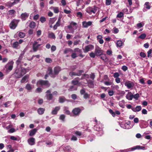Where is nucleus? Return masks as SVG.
Segmentation results:
<instances>
[{"instance_id":"obj_35","label":"nucleus","mask_w":152,"mask_h":152,"mask_svg":"<svg viewBox=\"0 0 152 152\" xmlns=\"http://www.w3.org/2000/svg\"><path fill=\"white\" fill-rule=\"evenodd\" d=\"M83 0H77L76 1L77 6L78 7L83 2Z\"/></svg>"},{"instance_id":"obj_25","label":"nucleus","mask_w":152,"mask_h":152,"mask_svg":"<svg viewBox=\"0 0 152 152\" xmlns=\"http://www.w3.org/2000/svg\"><path fill=\"white\" fill-rule=\"evenodd\" d=\"M37 130L36 129H34L31 130L29 132V135L31 136L34 135L35 133L36 132Z\"/></svg>"},{"instance_id":"obj_52","label":"nucleus","mask_w":152,"mask_h":152,"mask_svg":"<svg viewBox=\"0 0 152 152\" xmlns=\"http://www.w3.org/2000/svg\"><path fill=\"white\" fill-rule=\"evenodd\" d=\"M124 14L122 12H120L117 15V17L118 18H121L123 16Z\"/></svg>"},{"instance_id":"obj_20","label":"nucleus","mask_w":152,"mask_h":152,"mask_svg":"<svg viewBox=\"0 0 152 152\" xmlns=\"http://www.w3.org/2000/svg\"><path fill=\"white\" fill-rule=\"evenodd\" d=\"M97 39L100 44H102L104 42V40L102 39V37L101 35H99L97 37Z\"/></svg>"},{"instance_id":"obj_38","label":"nucleus","mask_w":152,"mask_h":152,"mask_svg":"<svg viewBox=\"0 0 152 152\" xmlns=\"http://www.w3.org/2000/svg\"><path fill=\"white\" fill-rule=\"evenodd\" d=\"M28 78V76L26 75L21 80V82L22 83H24L25 82L26 80Z\"/></svg>"},{"instance_id":"obj_59","label":"nucleus","mask_w":152,"mask_h":152,"mask_svg":"<svg viewBox=\"0 0 152 152\" xmlns=\"http://www.w3.org/2000/svg\"><path fill=\"white\" fill-rule=\"evenodd\" d=\"M122 69L123 70L125 71L128 68L126 66H123L122 67Z\"/></svg>"},{"instance_id":"obj_48","label":"nucleus","mask_w":152,"mask_h":152,"mask_svg":"<svg viewBox=\"0 0 152 152\" xmlns=\"http://www.w3.org/2000/svg\"><path fill=\"white\" fill-rule=\"evenodd\" d=\"M56 19L55 18H50V23L51 24H53L55 21Z\"/></svg>"},{"instance_id":"obj_46","label":"nucleus","mask_w":152,"mask_h":152,"mask_svg":"<svg viewBox=\"0 0 152 152\" xmlns=\"http://www.w3.org/2000/svg\"><path fill=\"white\" fill-rule=\"evenodd\" d=\"M71 56L72 58H75L77 56V55L76 53L74 52L72 53L71 55Z\"/></svg>"},{"instance_id":"obj_44","label":"nucleus","mask_w":152,"mask_h":152,"mask_svg":"<svg viewBox=\"0 0 152 152\" xmlns=\"http://www.w3.org/2000/svg\"><path fill=\"white\" fill-rule=\"evenodd\" d=\"M11 103V101H8L4 104V105L5 107H7L9 106V105Z\"/></svg>"},{"instance_id":"obj_60","label":"nucleus","mask_w":152,"mask_h":152,"mask_svg":"<svg viewBox=\"0 0 152 152\" xmlns=\"http://www.w3.org/2000/svg\"><path fill=\"white\" fill-rule=\"evenodd\" d=\"M23 54L21 53L20 54L19 57L18 59L19 60H20L22 61V59L23 58Z\"/></svg>"},{"instance_id":"obj_62","label":"nucleus","mask_w":152,"mask_h":152,"mask_svg":"<svg viewBox=\"0 0 152 152\" xmlns=\"http://www.w3.org/2000/svg\"><path fill=\"white\" fill-rule=\"evenodd\" d=\"M140 55L143 58L145 57L146 56L145 54L143 52H141L140 53Z\"/></svg>"},{"instance_id":"obj_28","label":"nucleus","mask_w":152,"mask_h":152,"mask_svg":"<svg viewBox=\"0 0 152 152\" xmlns=\"http://www.w3.org/2000/svg\"><path fill=\"white\" fill-rule=\"evenodd\" d=\"M101 59H102L103 61H107L108 59L105 54H102L101 55L100 57Z\"/></svg>"},{"instance_id":"obj_7","label":"nucleus","mask_w":152,"mask_h":152,"mask_svg":"<svg viewBox=\"0 0 152 152\" xmlns=\"http://www.w3.org/2000/svg\"><path fill=\"white\" fill-rule=\"evenodd\" d=\"M14 63V62L13 61H10L6 65L5 68L8 70H11L13 68Z\"/></svg>"},{"instance_id":"obj_16","label":"nucleus","mask_w":152,"mask_h":152,"mask_svg":"<svg viewBox=\"0 0 152 152\" xmlns=\"http://www.w3.org/2000/svg\"><path fill=\"white\" fill-rule=\"evenodd\" d=\"M28 16L29 14L26 12L22 13L21 15V18L23 20H25L26 18H28Z\"/></svg>"},{"instance_id":"obj_14","label":"nucleus","mask_w":152,"mask_h":152,"mask_svg":"<svg viewBox=\"0 0 152 152\" xmlns=\"http://www.w3.org/2000/svg\"><path fill=\"white\" fill-rule=\"evenodd\" d=\"M37 42H34L33 45V49L34 51H36L37 50L39 47L40 45V44H38Z\"/></svg>"},{"instance_id":"obj_37","label":"nucleus","mask_w":152,"mask_h":152,"mask_svg":"<svg viewBox=\"0 0 152 152\" xmlns=\"http://www.w3.org/2000/svg\"><path fill=\"white\" fill-rule=\"evenodd\" d=\"M72 51V50L70 48H66L65 49L64 51V54H66L68 52L71 51Z\"/></svg>"},{"instance_id":"obj_17","label":"nucleus","mask_w":152,"mask_h":152,"mask_svg":"<svg viewBox=\"0 0 152 152\" xmlns=\"http://www.w3.org/2000/svg\"><path fill=\"white\" fill-rule=\"evenodd\" d=\"M142 109L141 107L140 106H137L135 107L132 108V110L134 112H137L141 110Z\"/></svg>"},{"instance_id":"obj_63","label":"nucleus","mask_w":152,"mask_h":152,"mask_svg":"<svg viewBox=\"0 0 152 152\" xmlns=\"http://www.w3.org/2000/svg\"><path fill=\"white\" fill-rule=\"evenodd\" d=\"M45 61L47 63H50L51 62V60L49 58H47L45 59Z\"/></svg>"},{"instance_id":"obj_34","label":"nucleus","mask_w":152,"mask_h":152,"mask_svg":"<svg viewBox=\"0 0 152 152\" xmlns=\"http://www.w3.org/2000/svg\"><path fill=\"white\" fill-rule=\"evenodd\" d=\"M25 36V33L22 32H19L18 33V36L20 38H23Z\"/></svg>"},{"instance_id":"obj_22","label":"nucleus","mask_w":152,"mask_h":152,"mask_svg":"<svg viewBox=\"0 0 152 152\" xmlns=\"http://www.w3.org/2000/svg\"><path fill=\"white\" fill-rule=\"evenodd\" d=\"M60 107H55L54 109L51 112L52 114L53 115L56 114L58 111L60 110Z\"/></svg>"},{"instance_id":"obj_2","label":"nucleus","mask_w":152,"mask_h":152,"mask_svg":"<svg viewBox=\"0 0 152 152\" xmlns=\"http://www.w3.org/2000/svg\"><path fill=\"white\" fill-rule=\"evenodd\" d=\"M27 72L26 69L22 67L19 68L18 70L15 71V76L17 78H20L25 74Z\"/></svg>"},{"instance_id":"obj_4","label":"nucleus","mask_w":152,"mask_h":152,"mask_svg":"<svg viewBox=\"0 0 152 152\" xmlns=\"http://www.w3.org/2000/svg\"><path fill=\"white\" fill-rule=\"evenodd\" d=\"M45 85L48 87H49L50 85L48 82L47 80H39L37 83V86L39 85Z\"/></svg>"},{"instance_id":"obj_1","label":"nucleus","mask_w":152,"mask_h":152,"mask_svg":"<svg viewBox=\"0 0 152 152\" xmlns=\"http://www.w3.org/2000/svg\"><path fill=\"white\" fill-rule=\"evenodd\" d=\"M61 70V67L59 66L56 67L54 68L53 72L52 69L50 68H49L47 71V73L53 77H54L55 76L57 75L59 72Z\"/></svg>"},{"instance_id":"obj_64","label":"nucleus","mask_w":152,"mask_h":152,"mask_svg":"<svg viewBox=\"0 0 152 152\" xmlns=\"http://www.w3.org/2000/svg\"><path fill=\"white\" fill-rule=\"evenodd\" d=\"M72 83L74 85H76L78 83V81L77 80H73L72 81Z\"/></svg>"},{"instance_id":"obj_31","label":"nucleus","mask_w":152,"mask_h":152,"mask_svg":"<svg viewBox=\"0 0 152 152\" xmlns=\"http://www.w3.org/2000/svg\"><path fill=\"white\" fill-rule=\"evenodd\" d=\"M69 75L71 76H72L74 75H77L79 76L80 75V74H78L77 73H76L74 72H71L69 73Z\"/></svg>"},{"instance_id":"obj_15","label":"nucleus","mask_w":152,"mask_h":152,"mask_svg":"<svg viewBox=\"0 0 152 152\" xmlns=\"http://www.w3.org/2000/svg\"><path fill=\"white\" fill-rule=\"evenodd\" d=\"M35 139L34 138H31L29 139L28 140V144L30 145H33L35 144Z\"/></svg>"},{"instance_id":"obj_10","label":"nucleus","mask_w":152,"mask_h":152,"mask_svg":"<svg viewBox=\"0 0 152 152\" xmlns=\"http://www.w3.org/2000/svg\"><path fill=\"white\" fill-rule=\"evenodd\" d=\"M81 112V110L78 108H76L73 109L72 111V113L74 115H78Z\"/></svg>"},{"instance_id":"obj_54","label":"nucleus","mask_w":152,"mask_h":152,"mask_svg":"<svg viewBox=\"0 0 152 152\" xmlns=\"http://www.w3.org/2000/svg\"><path fill=\"white\" fill-rule=\"evenodd\" d=\"M41 34V30H38L37 32V35L38 37Z\"/></svg>"},{"instance_id":"obj_55","label":"nucleus","mask_w":152,"mask_h":152,"mask_svg":"<svg viewBox=\"0 0 152 152\" xmlns=\"http://www.w3.org/2000/svg\"><path fill=\"white\" fill-rule=\"evenodd\" d=\"M56 49V47L54 45H52L51 48V50L52 51H55Z\"/></svg>"},{"instance_id":"obj_21","label":"nucleus","mask_w":152,"mask_h":152,"mask_svg":"<svg viewBox=\"0 0 152 152\" xmlns=\"http://www.w3.org/2000/svg\"><path fill=\"white\" fill-rule=\"evenodd\" d=\"M45 109L42 108H39L37 110V112L39 115H42L45 111Z\"/></svg>"},{"instance_id":"obj_47","label":"nucleus","mask_w":152,"mask_h":152,"mask_svg":"<svg viewBox=\"0 0 152 152\" xmlns=\"http://www.w3.org/2000/svg\"><path fill=\"white\" fill-rule=\"evenodd\" d=\"M111 0H106V4L107 5H109L111 4Z\"/></svg>"},{"instance_id":"obj_51","label":"nucleus","mask_w":152,"mask_h":152,"mask_svg":"<svg viewBox=\"0 0 152 152\" xmlns=\"http://www.w3.org/2000/svg\"><path fill=\"white\" fill-rule=\"evenodd\" d=\"M109 112L112 114V115L113 117H114L115 116V113L113 112L112 110H109Z\"/></svg>"},{"instance_id":"obj_24","label":"nucleus","mask_w":152,"mask_h":152,"mask_svg":"<svg viewBox=\"0 0 152 152\" xmlns=\"http://www.w3.org/2000/svg\"><path fill=\"white\" fill-rule=\"evenodd\" d=\"M87 80L88 86L90 88H93L94 84L93 82L91 80Z\"/></svg>"},{"instance_id":"obj_30","label":"nucleus","mask_w":152,"mask_h":152,"mask_svg":"<svg viewBox=\"0 0 152 152\" xmlns=\"http://www.w3.org/2000/svg\"><path fill=\"white\" fill-rule=\"evenodd\" d=\"M144 7L146 9L149 10L151 8V7L149 2H146L144 4Z\"/></svg>"},{"instance_id":"obj_41","label":"nucleus","mask_w":152,"mask_h":152,"mask_svg":"<svg viewBox=\"0 0 152 152\" xmlns=\"http://www.w3.org/2000/svg\"><path fill=\"white\" fill-rule=\"evenodd\" d=\"M146 37V35L145 34H142L139 37V38L143 39L145 38Z\"/></svg>"},{"instance_id":"obj_40","label":"nucleus","mask_w":152,"mask_h":152,"mask_svg":"<svg viewBox=\"0 0 152 152\" xmlns=\"http://www.w3.org/2000/svg\"><path fill=\"white\" fill-rule=\"evenodd\" d=\"M65 100V99L64 97H60L59 98V102L61 103H63Z\"/></svg>"},{"instance_id":"obj_26","label":"nucleus","mask_w":152,"mask_h":152,"mask_svg":"<svg viewBox=\"0 0 152 152\" xmlns=\"http://www.w3.org/2000/svg\"><path fill=\"white\" fill-rule=\"evenodd\" d=\"M36 24L35 23L34 21H31L29 24V27L31 28H34L36 26Z\"/></svg>"},{"instance_id":"obj_50","label":"nucleus","mask_w":152,"mask_h":152,"mask_svg":"<svg viewBox=\"0 0 152 152\" xmlns=\"http://www.w3.org/2000/svg\"><path fill=\"white\" fill-rule=\"evenodd\" d=\"M83 97L85 99H87L88 98L90 95L87 93H85L84 94Z\"/></svg>"},{"instance_id":"obj_57","label":"nucleus","mask_w":152,"mask_h":152,"mask_svg":"<svg viewBox=\"0 0 152 152\" xmlns=\"http://www.w3.org/2000/svg\"><path fill=\"white\" fill-rule=\"evenodd\" d=\"M108 94L110 96H112L114 94V92L113 91H110L108 92Z\"/></svg>"},{"instance_id":"obj_9","label":"nucleus","mask_w":152,"mask_h":152,"mask_svg":"<svg viewBox=\"0 0 152 152\" xmlns=\"http://www.w3.org/2000/svg\"><path fill=\"white\" fill-rule=\"evenodd\" d=\"M51 92V91L50 90L47 91L46 92V94L45 96L47 99L49 100H51L53 98V95Z\"/></svg>"},{"instance_id":"obj_12","label":"nucleus","mask_w":152,"mask_h":152,"mask_svg":"<svg viewBox=\"0 0 152 152\" xmlns=\"http://www.w3.org/2000/svg\"><path fill=\"white\" fill-rule=\"evenodd\" d=\"M61 17H59L57 22L56 23L55 25L53 26V28L54 30H56L57 28L58 27L60 26L61 24Z\"/></svg>"},{"instance_id":"obj_43","label":"nucleus","mask_w":152,"mask_h":152,"mask_svg":"<svg viewBox=\"0 0 152 152\" xmlns=\"http://www.w3.org/2000/svg\"><path fill=\"white\" fill-rule=\"evenodd\" d=\"M65 118V115H61L59 117L60 119L62 120L63 121H64Z\"/></svg>"},{"instance_id":"obj_6","label":"nucleus","mask_w":152,"mask_h":152,"mask_svg":"<svg viewBox=\"0 0 152 152\" xmlns=\"http://www.w3.org/2000/svg\"><path fill=\"white\" fill-rule=\"evenodd\" d=\"M94 48V46L91 45H89L86 46L85 48L83 49V51L85 53H86L91 51Z\"/></svg>"},{"instance_id":"obj_3","label":"nucleus","mask_w":152,"mask_h":152,"mask_svg":"<svg viewBox=\"0 0 152 152\" xmlns=\"http://www.w3.org/2000/svg\"><path fill=\"white\" fill-rule=\"evenodd\" d=\"M97 8L95 7L93 8L89 7L86 9V11L89 14H95L97 11Z\"/></svg>"},{"instance_id":"obj_53","label":"nucleus","mask_w":152,"mask_h":152,"mask_svg":"<svg viewBox=\"0 0 152 152\" xmlns=\"http://www.w3.org/2000/svg\"><path fill=\"white\" fill-rule=\"evenodd\" d=\"M139 97V94H137L134 95H133V98L137 99Z\"/></svg>"},{"instance_id":"obj_27","label":"nucleus","mask_w":152,"mask_h":152,"mask_svg":"<svg viewBox=\"0 0 152 152\" xmlns=\"http://www.w3.org/2000/svg\"><path fill=\"white\" fill-rule=\"evenodd\" d=\"M48 37L50 38L55 39L56 38L55 34L53 32H49L48 33Z\"/></svg>"},{"instance_id":"obj_19","label":"nucleus","mask_w":152,"mask_h":152,"mask_svg":"<svg viewBox=\"0 0 152 152\" xmlns=\"http://www.w3.org/2000/svg\"><path fill=\"white\" fill-rule=\"evenodd\" d=\"M145 147L142 146H140V145H137L135 146L134 147L132 148V150H135L136 149H145Z\"/></svg>"},{"instance_id":"obj_33","label":"nucleus","mask_w":152,"mask_h":152,"mask_svg":"<svg viewBox=\"0 0 152 152\" xmlns=\"http://www.w3.org/2000/svg\"><path fill=\"white\" fill-rule=\"evenodd\" d=\"M73 52L75 53L77 52L78 53H82L81 50L78 48H76L74 49Z\"/></svg>"},{"instance_id":"obj_56","label":"nucleus","mask_w":152,"mask_h":152,"mask_svg":"<svg viewBox=\"0 0 152 152\" xmlns=\"http://www.w3.org/2000/svg\"><path fill=\"white\" fill-rule=\"evenodd\" d=\"M95 53H94L93 52H91L90 53L89 55L91 57L94 58L95 57Z\"/></svg>"},{"instance_id":"obj_8","label":"nucleus","mask_w":152,"mask_h":152,"mask_svg":"<svg viewBox=\"0 0 152 152\" xmlns=\"http://www.w3.org/2000/svg\"><path fill=\"white\" fill-rule=\"evenodd\" d=\"M17 25V22L16 20H12L9 25L10 28L13 29H15Z\"/></svg>"},{"instance_id":"obj_58","label":"nucleus","mask_w":152,"mask_h":152,"mask_svg":"<svg viewBox=\"0 0 152 152\" xmlns=\"http://www.w3.org/2000/svg\"><path fill=\"white\" fill-rule=\"evenodd\" d=\"M142 113L144 114H146L147 113V111L145 109H143L142 111Z\"/></svg>"},{"instance_id":"obj_13","label":"nucleus","mask_w":152,"mask_h":152,"mask_svg":"<svg viewBox=\"0 0 152 152\" xmlns=\"http://www.w3.org/2000/svg\"><path fill=\"white\" fill-rule=\"evenodd\" d=\"M92 22L89 21L88 22L83 21L82 22V25L84 28H87L88 26H91L92 24Z\"/></svg>"},{"instance_id":"obj_42","label":"nucleus","mask_w":152,"mask_h":152,"mask_svg":"<svg viewBox=\"0 0 152 152\" xmlns=\"http://www.w3.org/2000/svg\"><path fill=\"white\" fill-rule=\"evenodd\" d=\"M54 12L56 13H58L59 12L58 8L57 7H55L53 8Z\"/></svg>"},{"instance_id":"obj_5","label":"nucleus","mask_w":152,"mask_h":152,"mask_svg":"<svg viewBox=\"0 0 152 152\" xmlns=\"http://www.w3.org/2000/svg\"><path fill=\"white\" fill-rule=\"evenodd\" d=\"M103 52V51L101 48L98 46H96L95 47V53L96 55L100 56L102 55Z\"/></svg>"},{"instance_id":"obj_49","label":"nucleus","mask_w":152,"mask_h":152,"mask_svg":"<svg viewBox=\"0 0 152 152\" xmlns=\"http://www.w3.org/2000/svg\"><path fill=\"white\" fill-rule=\"evenodd\" d=\"M89 75L87 74H84L83 77H82L81 78V79H84L85 78H88L89 77Z\"/></svg>"},{"instance_id":"obj_36","label":"nucleus","mask_w":152,"mask_h":152,"mask_svg":"<svg viewBox=\"0 0 152 152\" xmlns=\"http://www.w3.org/2000/svg\"><path fill=\"white\" fill-rule=\"evenodd\" d=\"M144 24L143 23L141 22L137 23V26L138 28H140L142 27L144 25Z\"/></svg>"},{"instance_id":"obj_18","label":"nucleus","mask_w":152,"mask_h":152,"mask_svg":"<svg viewBox=\"0 0 152 152\" xmlns=\"http://www.w3.org/2000/svg\"><path fill=\"white\" fill-rule=\"evenodd\" d=\"M126 98L128 100H131L133 98V95L131 92H129L126 95Z\"/></svg>"},{"instance_id":"obj_23","label":"nucleus","mask_w":152,"mask_h":152,"mask_svg":"<svg viewBox=\"0 0 152 152\" xmlns=\"http://www.w3.org/2000/svg\"><path fill=\"white\" fill-rule=\"evenodd\" d=\"M34 85H31L29 84H27L26 86V88L28 90H31L34 88Z\"/></svg>"},{"instance_id":"obj_39","label":"nucleus","mask_w":152,"mask_h":152,"mask_svg":"<svg viewBox=\"0 0 152 152\" xmlns=\"http://www.w3.org/2000/svg\"><path fill=\"white\" fill-rule=\"evenodd\" d=\"M15 12V10H9L8 12V14L9 15H13Z\"/></svg>"},{"instance_id":"obj_32","label":"nucleus","mask_w":152,"mask_h":152,"mask_svg":"<svg viewBox=\"0 0 152 152\" xmlns=\"http://www.w3.org/2000/svg\"><path fill=\"white\" fill-rule=\"evenodd\" d=\"M19 45V43L17 41L14 42L12 45V47L14 48H17L18 46Z\"/></svg>"},{"instance_id":"obj_29","label":"nucleus","mask_w":152,"mask_h":152,"mask_svg":"<svg viewBox=\"0 0 152 152\" xmlns=\"http://www.w3.org/2000/svg\"><path fill=\"white\" fill-rule=\"evenodd\" d=\"M116 45L117 47H121L123 45L122 42L121 40H118L117 42Z\"/></svg>"},{"instance_id":"obj_11","label":"nucleus","mask_w":152,"mask_h":152,"mask_svg":"<svg viewBox=\"0 0 152 152\" xmlns=\"http://www.w3.org/2000/svg\"><path fill=\"white\" fill-rule=\"evenodd\" d=\"M124 85L129 89L133 87L134 86V84L132 82L129 81H126Z\"/></svg>"},{"instance_id":"obj_45","label":"nucleus","mask_w":152,"mask_h":152,"mask_svg":"<svg viewBox=\"0 0 152 152\" xmlns=\"http://www.w3.org/2000/svg\"><path fill=\"white\" fill-rule=\"evenodd\" d=\"M46 21V18L43 17H41L40 18V21L42 23H43Z\"/></svg>"},{"instance_id":"obj_61","label":"nucleus","mask_w":152,"mask_h":152,"mask_svg":"<svg viewBox=\"0 0 152 152\" xmlns=\"http://www.w3.org/2000/svg\"><path fill=\"white\" fill-rule=\"evenodd\" d=\"M23 54L21 53L20 54L19 57L18 59L19 60H20L22 61V59L23 58Z\"/></svg>"}]
</instances>
